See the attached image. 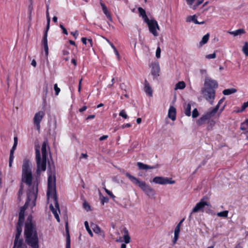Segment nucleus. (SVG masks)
<instances>
[{"label": "nucleus", "instance_id": "nucleus-1", "mask_svg": "<svg viewBox=\"0 0 248 248\" xmlns=\"http://www.w3.org/2000/svg\"><path fill=\"white\" fill-rule=\"evenodd\" d=\"M24 233L25 243L23 239H19L20 235L17 236V234H16L15 246H17V248H28L27 245H28L31 248H39L36 224L33 221L31 215L29 216L27 218Z\"/></svg>", "mask_w": 248, "mask_h": 248}, {"label": "nucleus", "instance_id": "nucleus-2", "mask_svg": "<svg viewBox=\"0 0 248 248\" xmlns=\"http://www.w3.org/2000/svg\"><path fill=\"white\" fill-rule=\"evenodd\" d=\"M38 189H37V183H34L32 189H29L27 191V199L24 205L20 208L19 213L18 222L16 227V233L20 235L22 232V226L24 222V214L25 210L29 207L32 208L35 206Z\"/></svg>", "mask_w": 248, "mask_h": 248}, {"label": "nucleus", "instance_id": "nucleus-3", "mask_svg": "<svg viewBox=\"0 0 248 248\" xmlns=\"http://www.w3.org/2000/svg\"><path fill=\"white\" fill-rule=\"evenodd\" d=\"M47 200L50 198L53 199L55 208L53 205L51 204L49 208L54 216L59 215L57 210L59 213H60L59 204L58 203V198L56 195V177L54 174L51 172L48 175L47 180V190L46 193Z\"/></svg>", "mask_w": 248, "mask_h": 248}, {"label": "nucleus", "instance_id": "nucleus-4", "mask_svg": "<svg viewBox=\"0 0 248 248\" xmlns=\"http://www.w3.org/2000/svg\"><path fill=\"white\" fill-rule=\"evenodd\" d=\"M31 168V164L30 160L27 158L24 159L22 167V182L26 183L29 186L28 190L30 188L32 189L34 183H37V186H38L37 180L34 181L32 185V175Z\"/></svg>", "mask_w": 248, "mask_h": 248}, {"label": "nucleus", "instance_id": "nucleus-5", "mask_svg": "<svg viewBox=\"0 0 248 248\" xmlns=\"http://www.w3.org/2000/svg\"><path fill=\"white\" fill-rule=\"evenodd\" d=\"M124 174L134 185L138 186L147 196L151 197L155 195L154 189L145 182L140 181L139 179L128 172H125Z\"/></svg>", "mask_w": 248, "mask_h": 248}, {"label": "nucleus", "instance_id": "nucleus-6", "mask_svg": "<svg viewBox=\"0 0 248 248\" xmlns=\"http://www.w3.org/2000/svg\"><path fill=\"white\" fill-rule=\"evenodd\" d=\"M35 158L37 167V173L39 174L41 171L46 170L47 159H41L40 150L37 148H35Z\"/></svg>", "mask_w": 248, "mask_h": 248}, {"label": "nucleus", "instance_id": "nucleus-7", "mask_svg": "<svg viewBox=\"0 0 248 248\" xmlns=\"http://www.w3.org/2000/svg\"><path fill=\"white\" fill-rule=\"evenodd\" d=\"M46 16L47 18V25L46 29V31L44 33L43 37L42 40V44L44 46V50L45 52V55L47 57L48 55V46L47 44V32L49 29L50 18L49 15L48 11H46Z\"/></svg>", "mask_w": 248, "mask_h": 248}, {"label": "nucleus", "instance_id": "nucleus-8", "mask_svg": "<svg viewBox=\"0 0 248 248\" xmlns=\"http://www.w3.org/2000/svg\"><path fill=\"white\" fill-rule=\"evenodd\" d=\"M201 93L203 98L207 101L211 105H213L215 98L216 90L208 89L202 88L201 90Z\"/></svg>", "mask_w": 248, "mask_h": 248}, {"label": "nucleus", "instance_id": "nucleus-9", "mask_svg": "<svg viewBox=\"0 0 248 248\" xmlns=\"http://www.w3.org/2000/svg\"><path fill=\"white\" fill-rule=\"evenodd\" d=\"M225 98L223 97L219 100L217 106L212 110L204 113V115L200 120V123H202L205 120L212 118L215 115L217 111L218 110L221 104L224 102Z\"/></svg>", "mask_w": 248, "mask_h": 248}, {"label": "nucleus", "instance_id": "nucleus-10", "mask_svg": "<svg viewBox=\"0 0 248 248\" xmlns=\"http://www.w3.org/2000/svg\"><path fill=\"white\" fill-rule=\"evenodd\" d=\"M205 206H211L210 204L207 202L205 201V199L202 198L199 202L196 204L195 206L193 208L192 212L189 216V220L191 219L192 214L193 213L198 212L200 211L203 212L202 209Z\"/></svg>", "mask_w": 248, "mask_h": 248}, {"label": "nucleus", "instance_id": "nucleus-11", "mask_svg": "<svg viewBox=\"0 0 248 248\" xmlns=\"http://www.w3.org/2000/svg\"><path fill=\"white\" fill-rule=\"evenodd\" d=\"M153 182L159 185L173 184L175 183V181L171 178L162 176L155 177L153 179Z\"/></svg>", "mask_w": 248, "mask_h": 248}, {"label": "nucleus", "instance_id": "nucleus-12", "mask_svg": "<svg viewBox=\"0 0 248 248\" xmlns=\"http://www.w3.org/2000/svg\"><path fill=\"white\" fill-rule=\"evenodd\" d=\"M148 26L150 32L153 34V35L156 37L158 35V34L156 31V29L159 30V27L158 25L157 22L155 19L150 20V22L148 23Z\"/></svg>", "mask_w": 248, "mask_h": 248}, {"label": "nucleus", "instance_id": "nucleus-13", "mask_svg": "<svg viewBox=\"0 0 248 248\" xmlns=\"http://www.w3.org/2000/svg\"><path fill=\"white\" fill-rule=\"evenodd\" d=\"M44 116L45 112L43 111H39L35 114L33 118V123L36 126V128L38 130H40V122L42 120Z\"/></svg>", "mask_w": 248, "mask_h": 248}, {"label": "nucleus", "instance_id": "nucleus-14", "mask_svg": "<svg viewBox=\"0 0 248 248\" xmlns=\"http://www.w3.org/2000/svg\"><path fill=\"white\" fill-rule=\"evenodd\" d=\"M218 87V83L215 80L210 78H206L204 83V88L208 89L216 90Z\"/></svg>", "mask_w": 248, "mask_h": 248}, {"label": "nucleus", "instance_id": "nucleus-15", "mask_svg": "<svg viewBox=\"0 0 248 248\" xmlns=\"http://www.w3.org/2000/svg\"><path fill=\"white\" fill-rule=\"evenodd\" d=\"M204 115V114L202 115L197 121V124L198 125H202L204 124H205L206 123H207L208 125L207 126V130L208 131H210L213 129V127L215 126L216 124V122L215 120L213 119H211V118H210L208 119L205 120L203 122H202V123H200V120Z\"/></svg>", "mask_w": 248, "mask_h": 248}, {"label": "nucleus", "instance_id": "nucleus-16", "mask_svg": "<svg viewBox=\"0 0 248 248\" xmlns=\"http://www.w3.org/2000/svg\"><path fill=\"white\" fill-rule=\"evenodd\" d=\"M14 145L10 150V156H9V166L10 167H11L12 166V163L14 158V152L16 150L18 142V138L17 137H15L14 138Z\"/></svg>", "mask_w": 248, "mask_h": 248}, {"label": "nucleus", "instance_id": "nucleus-17", "mask_svg": "<svg viewBox=\"0 0 248 248\" xmlns=\"http://www.w3.org/2000/svg\"><path fill=\"white\" fill-rule=\"evenodd\" d=\"M144 91L149 96L152 97L153 96V90L152 89L146 79H145L144 83Z\"/></svg>", "mask_w": 248, "mask_h": 248}, {"label": "nucleus", "instance_id": "nucleus-18", "mask_svg": "<svg viewBox=\"0 0 248 248\" xmlns=\"http://www.w3.org/2000/svg\"><path fill=\"white\" fill-rule=\"evenodd\" d=\"M137 166L140 170H148L155 169L158 167L159 165L156 164L155 166H151L141 162H138Z\"/></svg>", "mask_w": 248, "mask_h": 248}, {"label": "nucleus", "instance_id": "nucleus-19", "mask_svg": "<svg viewBox=\"0 0 248 248\" xmlns=\"http://www.w3.org/2000/svg\"><path fill=\"white\" fill-rule=\"evenodd\" d=\"M160 67L158 63H154L152 65V74L155 77L159 76Z\"/></svg>", "mask_w": 248, "mask_h": 248}, {"label": "nucleus", "instance_id": "nucleus-20", "mask_svg": "<svg viewBox=\"0 0 248 248\" xmlns=\"http://www.w3.org/2000/svg\"><path fill=\"white\" fill-rule=\"evenodd\" d=\"M176 108L170 106L168 112V117L170 118L172 121H174L176 119Z\"/></svg>", "mask_w": 248, "mask_h": 248}, {"label": "nucleus", "instance_id": "nucleus-21", "mask_svg": "<svg viewBox=\"0 0 248 248\" xmlns=\"http://www.w3.org/2000/svg\"><path fill=\"white\" fill-rule=\"evenodd\" d=\"M66 230V248H70V236L68 226V223L67 222L65 226Z\"/></svg>", "mask_w": 248, "mask_h": 248}, {"label": "nucleus", "instance_id": "nucleus-22", "mask_svg": "<svg viewBox=\"0 0 248 248\" xmlns=\"http://www.w3.org/2000/svg\"><path fill=\"white\" fill-rule=\"evenodd\" d=\"M100 4L102 7L104 14L106 16L108 19L111 20V17L110 14H109L108 11V10L107 6L105 5V3L103 2L102 0L100 1Z\"/></svg>", "mask_w": 248, "mask_h": 248}, {"label": "nucleus", "instance_id": "nucleus-23", "mask_svg": "<svg viewBox=\"0 0 248 248\" xmlns=\"http://www.w3.org/2000/svg\"><path fill=\"white\" fill-rule=\"evenodd\" d=\"M92 227L93 232L95 233L100 234V235L102 236L103 237H104V236H105L104 232L101 230V229L98 226H97L95 224H93V225H92Z\"/></svg>", "mask_w": 248, "mask_h": 248}, {"label": "nucleus", "instance_id": "nucleus-24", "mask_svg": "<svg viewBox=\"0 0 248 248\" xmlns=\"http://www.w3.org/2000/svg\"><path fill=\"white\" fill-rule=\"evenodd\" d=\"M46 147L47 142L45 141L43 142L41 148V152L43 158L47 159Z\"/></svg>", "mask_w": 248, "mask_h": 248}, {"label": "nucleus", "instance_id": "nucleus-25", "mask_svg": "<svg viewBox=\"0 0 248 248\" xmlns=\"http://www.w3.org/2000/svg\"><path fill=\"white\" fill-rule=\"evenodd\" d=\"M124 235L123 236L124 241V244H128L131 241V237L129 235L128 233V231L127 230L126 228H124Z\"/></svg>", "mask_w": 248, "mask_h": 248}, {"label": "nucleus", "instance_id": "nucleus-26", "mask_svg": "<svg viewBox=\"0 0 248 248\" xmlns=\"http://www.w3.org/2000/svg\"><path fill=\"white\" fill-rule=\"evenodd\" d=\"M227 32L234 36L245 33V31L243 29H239L234 31H228Z\"/></svg>", "mask_w": 248, "mask_h": 248}, {"label": "nucleus", "instance_id": "nucleus-27", "mask_svg": "<svg viewBox=\"0 0 248 248\" xmlns=\"http://www.w3.org/2000/svg\"><path fill=\"white\" fill-rule=\"evenodd\" d=\"M48 92V83L46 82H45L44 84L43 87V100L44 101H46V98L47 97V95Z\"/></svg>", "mask_w": 248, "mask_h": 248}, {"label": "nucleus", "instance_id": "nucleus-28", "mask_svg": "<svg viewBox=\"0 0 248 248\" xmlns=\"http://www.w3.org/2000/svg\"><path fill=\"white\" fill-rule=\"evenodd\" d=\"M237 92V90L234 88H230L225 89L223 91V93L225 95H228Z\"/></svg>", "mask_w": 248, "mask_h": 248}, {"label": "nucleus", "instance_id": "nucleus-29", "mask_svg": "<svg viewBox=\"0 0 248 248\" xmlns=\"http://www.w3.org/2000/svg\"><path fill=\"white\" fill-rule=\"evenodd\" d=\"M24 185L23 183H21L20 185V188L18 192V197H17V200L19 202H20L21 201V196H22L23 194V188H24Z\"/></svg>", "mask_w": 248, "mask_h": 248}, {"label": "nucleus", "instance_id": "nucleus-30", "mask_svg": "<svg viewBox=\"0 0 248 248\" xmlns=\"http://www.w3.org/2000/svg\"><path fill=\"white\" fill-rule=\"evenodd\" d=\"M186 87V84L184 81H179L176 85L175 87V90H177L178 89L182 90L184 89Z\"/></svg>", "mask_w": 248, "mask_h": 248}, {"label": "nucleus", "instance_id": "nucleus-31", "mask_svg": "<svg viewBox=\"0 0 248 248\" xmlns=\"http://www.w3.org/2000/svg\"><path fill=\"white\" fill-rule=\"evenodd\" d=\"M209 33H208L203 36L201 41L199 44L200 46H202L203 45L206 44L208 42L209 38Z\"/></svg>", "mask_w": 248, "mask_h": 248}, {"label": "nucleus", "instance_id": "nucleus-32", "mask_svg": "<svg viewBox=\"0 0 248 248\" xmlns=\"http://www.w3.org/2000/svg\"><path fill=\"white\" fill-rule=\"evenodd\" d=\"M185 114L187 116L191 115V105L189 103L186 104L185 107Z\"/></svg>", "mask_w": 248, "mask_h": 248}, {"label": "nucleus", "instance_id": "nucleus-33", "mask_svg": "<svg viewBox=\"0 0 248 248\" xmlns=\"http://www.w3.org/2000/svg\"><path fill=\"white\" fill-rule=\"evenodd\" d=\"M186 21L187 22H190V21H192L195 24H199V22L197 20V18H196V16L194 15L193 16H188L187 18V20Z\"/></svg>", "mask_w": 248, "mask_h": 248}, {"label": "nucleus", "instance_id": "nucleus-34", "mask_svg": "<svg viewBox=\"0 0 248 248\" xmlns=\"http://www.w3.org/2000/svg\"><path fill=\"white\" fill-rule=\"evenodd\" d=\"M242 51L246 56H248V42H245L242 48Z\"/></svg>", "mask_w": 248, "mask_h": 248}, {"label": "nucleus", "instance_id": "nucleus-35", "mask_svg": "<svg viewBox=\"0 0 248 248\" xmlns=\"http://www.w3.org/2000/svg\"><path fill=\"white\" fill-rule=\"evenodd\" d=\"M228 211L225 210L222 212L217 213V215L219 217H228Z\"/></svg>", "mask_w": 248, "mask_h": 248}, {"label": "nucleus", "instance_id": "nucleus-36", "mask_svg": "<svg viewBox=\"0 0 248 248\" xmlns=\"http://www.w3.org/2000/svg\"><path fill=\"white\" fill-rule=\"evenodd\" d=\"M84 225H85V227L86 228V230L87 231V232H88V233H89L90 236L92 237L93 236V233L89 227L88 221H85Z\"/></svg>", "mask_w": 248, "mask_h": 248}, {"label": "nucleus", "instance_id": "nucleus-37", "mask_svg": "<svg viewBox=\"0 0 248 248\" xmlns=\"http://www.w3.org/2000/svg\"><path fill=\"white\" fill-rule=\"evenodd\" d=\"M101 202L102 205H104L105 203H107L108 202V198L107 197H104L103 196H100Z\"/></svg>", "mask_w": 248, "mask_h": 248}, {"label": "nucleus", "instance_id": "nucleus-38", "mask_svg": "<svg viewBox=\"0 0 248 248\" xmlns=\"http://www.w3.org/2000/svg\"><path fill=\"white\" fill-rule=\"evenodd\" d=\"M248 107V101L247 102L243 103V104L241 107V110H238V112H242L244 111L246 109V108Z\"/></svg>", "mask_w": 248, "mask_h": 248}, {"label": "nucleus", "instance_id": "nucleus-39", "mask_svg": "<svg viewBox=\"0 0 248 248\" xmlns=\"http://www.w3.org/2000/svg\"><path fill=\"white\" fill-rule=\"evenodd\" d=\"M199 115L198 110L197 108H194L192 111V117L193 118H197Z\"/></svg>", "mask_w": 248, "mask_h": 248}, {"label": "nucleus", "instance_id": "nucleus-40", "mask_svg": "<svg viewBox=\"0 0 248 248\" xmlns=\"http://www.w3.org/2000/svg\"><path fill=\"white\" fill-rule=\"evenodd\" d=\"M30 0V4L29 6L28 9H29V11L30 16H31L32 11L33 10V1H32V0Z\"/></svg>", "mask_w": 248, "mask_h": 248}, {"label": "nucleus", "instance_id": "nucleus-41", "mask_svg": "<svg viewBox=\"0 0 248 248\" xmlns=\"http://www.w3.org/2000/svg\"><path fill=\"white\" fill-rule=\"evenodd\" d=\"M138 11L140 15L142 17L144 15H146L145 11L141 7L138 8Z\"/></svg>", "mask_w": 248, "mask_h": 248}, {"label": "nucleus", "instance_id": "nucleus-42", "mask_svg": "<svg viewBox=\"0 0 248 248\" xmlns=\"http://www.w3.org/2000/svg\"><path fill=\"white\" fill-rule=\"evenodd\" d=\"M104 190H105V192L109 196H110L112 198V199L114 201L115 200V196L112 194V193L110 191H109V190L107 189L106 188H104Z\"/></svg>", "mask_w": 248, "mask_h": 248}, {"label": "nucleus", "instance_id": "nucleus-43", "mask_svg": "<svg viewBox=\"0 0 248 248\" xmlns=\"http://www.w3.org/2000/svg\"><path fill=\"white\" fill-rule=\"evenodd\" d=\"M119 115L124 119H127L128 117V116L124 110H122L119 113Z\"/></svg>", "mask_w": 248, "mask_h": 248}, {"label": "nucleus", "instance_id": "nucleus-44", "mask_svg": "<svg viewBox=\"0 0 248 248\" xmlns=\"http://www.w3.org/2000/svg\"><path fill=\"white\" fill-rule=\"evenodd\" d=\"M54 89L55 92V95H58L60 92V89L58 87L57 84H55L54 85Z\"/></svg>", "mask_w": 248, "mask_h": 248}, {"label": "nucleus", "instance_id": "nucleus-45", "mask_svg": "<svg viewBox=\"0 0 248 248\" xmlns=\"http://www.w3.org/2000/svg\"><path fill=\"white\" fill-rule=\"evenodd\" d=\"M160 53H161V49L159 46H158L156 52H155V56L157 58H160Z\"/></svg>", "mask_w": 248, "mask_h": 248}, {"label": "nucleus", "instance_id": "nucleus-46", "mask_svg": "<svg viewBox=\"0 0 248 248\" xmlns=\"http://www.w3.org/2000/svg\"><path fill=\"white\" fill-rule=\"evenodd\" d=\"M216 57V54L214 52L213 54H208L205 56V58L207 59H215Z\"/></svg>", "mask_w": 248, "mask_h": 248}, {"label": "nucleus", "instance_id": "nucleus-47", "mask_svg": "<svg viewBox=\"0 0 248 248\" xmlns=\"http://www.w3.org/2000/svg\"><path fill=\"white\" fill-rule=\"evenodd\" d=\"M83 207L84 208L87 210V211H89L91 209V207L90 206V205L86 202H85L84 203H83Z\"/></svg>", "mask_w": 248, "mask_h": 248}, {"label": "nucleus", "instance_id": "nucleus-48", "mask_svg": "<svg viewBox=\"0 0 248 248\" xmlns=\"http://www.w3.org/2000/svg\"><path fill=\"white\" fill-rule=\"evenodd\" d=\"M246 125V124H245V121H244L243 123H241V124L240 129L241 130H246V133H248V130H247V128L245 127Z\"/></svg>", "mask_w": 248, "mask_h": 248}, {"label": "nucleus", "instance_id": "nucleus-49", "mask_svg": "<svg viewBox=\"0 0 248 248\" xmlns=\"http://www.w3.org/2000/svg\"><path fill=\"white\" fill-rule=\"evenodd\" d=\"M60 27L62 29V32L64 34H66V35L68 34V32H67L66 29L65 28V27L62 24L60 25Z\"/></svg>", "mask_w": 248, "mask_h": 248}, {"label": "nucleus", "instance_id": "nucleus-50", "mask_svg": "<svg viewBox=\"0 0 248 248\" xmlns=\"http://www.w3.org/2000/svg\"><path fill=\"white\" fill-rule=\"evenodd\" d=\"M70 33L74 36L75 39L77 38L78 35V31H72Z\"/></svg>", "mask_w": 248, "mask_h": 248}, {"label": "nucleus", "instance_id": "nucleus-51", "mask_svg": "<svg viewBox=\"0 0 248 248\" xmlns=\"http://www.w3.org/2000/svg\"><path fill=\"white\" fill-rule=\"evenodd\" d=\"M142 18L144 20V21L147 23L148 24V23H149L150 22V20L149 19L147 16L146 15H144L143 17H142Z\"/></svg>", "mask_w": 248, "mask_h": 248}, {"label": "nucleus", "instance_id": "nucleus-52", "mask_svg": "<svg viewBox=\"0 0 248 248\" xmlns=\"http://www.w3.org/2000/svg\"><path fill=\"white\" fill-rule=\"evenodd\" d=\"M180 231V227H179V226H176V228H175L174 233L179 234Z\"/></svg>", "mask_w": 248, "mask_h": 248}, {"label": "nucleus", "instance_id": "nucleus-53", "mask_svg": "<svg viewBox=\"0 0 248 248\" xmlns=\"http://www.w3.org/2000/svg\"><path fill=\"white\" fill-rule=\"evenodd\" d=\"M82 81V78H81L79 81L78 83V92L79 93H80L81 90V82Z\"/></svg>", "mask_w": 248, "mask_h": 248}, {"label": "nucleus", "instance_id": "nucleus-54", "mask_svg": "<svg viewBox=\"0 0 248 248\" xmlns=\"http://www.w3.org/2000/svg\"><path fill=\"white\" fill-rule=\"evenodd\" d=\"M179 234H175L173 238V243H175V242L177 241L178 239Z\"/></svg>", "mask_w": 248, "mask_h": 248}, {"label": "nucleus", "instance_id": "nucleus-55", "mask_svg": "<svg viewBox=\"0 0 248 248\" xmlns=\"http://www.w3.org/2000/svg\"><path fill=\"white\" fill-rule=\"evenodd\" d=\"M179 234H175L173 238V243H175V242L177 241L178 239Z\"/></svg>", "mask_w": 248, "mask_h": 248}, {"label": "nucleus", "instance_id": "nucleus-56", "mask_svg": "<svg viewBox=\"0 0 248 248\" xmlns=\"http://www.w3.org/2000/svg\"><path fill=\"white\" fill-rule=\"evenodd\" d=\"M108 138V136L107 135H103L99 138V140L102 141L105 140H106Z\"/></svg>", "mask_w": 248, "mask_h": 248}, {"label": "nucleus", "instance_id": "nucleus-57", "mask_svg": "<svg viewBox=\"0 0 248 248\" xmlns=\"http://www.w3.org/2000/svg\"><path fill=\"white\" fill-rule=\"evenodd\" d=\"M87 107L86 106H84L82 108H80L79 109V111L80 112H83V111H84L85 110H86L87 109Z\"/></svg>", "mask_w": 248, "mask_h": 248}, {"label": "nucleus", "instance_id": "nucleus-58", "mask_svg": "<svg viewBox=\"0 0 248 248\" xmlns=\"http://www.w3.org/2000/svg\"><path fill=\"white\" fill-rule=\"evenodd\" d=\"M131 125L130 124H124L122 125V128H124L125 127H131Z\"/></svg>", "mask_w": 248, "mask_h": 248}, {"label": "nucleus", "instance_id": "nucleus-59", "mask_svg": "<svg viewBox=\"0 0 248 248\" xmlns=\"http://www.w3.org/2000/svg\"><path fill=\"white\" fill-rule=\"evenodd\" d=\"M81 41L82 43L84 45L87 44V39L85 37H83L81 38Z\"/></svg>", "mask_w": 248, "mask_h": 248}, {"label": "nucleus", "instance_id": "nucleus-60", "mask_svg": "<svg viewBox=\"0 0 248 248\" xmlns=\"http://www.w3.org/2000/svg\"><path fill=\"white\" fill-rule=\"evenodd\" d=\"M62 54L64 56H67L69 54V52L68 50H63L62 51Z\"/></svg>", "mask_w": 248, "mask_h": 248}, {"label": "nucleus", "instance_id": "nucleus-61", "mask_svg": "<svg viewBox=\"0 0 248 248\" xmlns=\"http://www.w3.org/2000/svg\"><path fill=\"white\" fill-rule=\"evenodd\" d=\"M31 64L33 66V67H36V61L35 60H32V61H31Z\"/></svg>", "mask_w": 248, "mask_h": 248}, {"label": "nucleus", "instance_id": "nucleus-62", "mask_svg": "<svg viewBox=\"0 0 248 248\" xmlns=\"http://www.w3.org/2000/svg\"><path fill=\"white\" fill-rule=\"evenodd\" d=\"M194 1L195 0H186L187 3L190 5H192Z\"/></svg>", "mask_w": 248, "mask_h": 248}, {"label": "nucleus", "instance_id": "nucleus-63", "mask_svg": "<svg viewBox=\"0 0 248 248\" xmlns=\"http://www.w3.org/2000/svg\"><path fill=\"white\" fill-rule=\"evenodd\" d=\"M204 0H197L196 5L197 6H198L200 4H201L203 2Z\"/></svg>", "mask_w": 248, "mask_h": 248}, {"label": "nucleus", "instance_id": "nucleus-64", "mask_svg": "<svg viewBox=\"0 0 248 248\" xmlns=\"http://www.w3.org/2000/svg\"><path fill=\"white\" fill-rule=\"evenodd\" d=\"M114 51L115 52V54L117 56V58H118V59H120V55H119V52H118V50H117V49H115V50H114Z\"/></svg>", "mask_w": 248, "mask_h": 248}]
</instances>
